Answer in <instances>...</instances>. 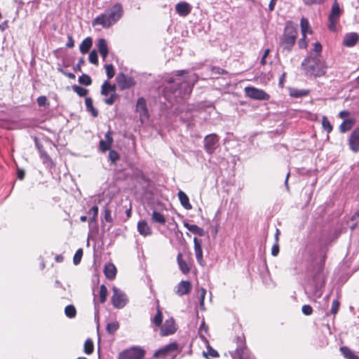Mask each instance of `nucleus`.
I'll use <instances>...</instances> for the list:
<instances>
[{"instance_id": "obj_41", "label": "nucleus", "mask_w": 359, "mask_h": 359, "mask_svg": "<svg viewBox=\"0 0 359 359\" xmlns=\"http://www.w3.org/2000/svg\"><path fill=\"white\" fill-rule=\"evenodd\" d=\"M104 220L109 223H112L113 222L111 210L107 205L104 207Z\"/></svg>"}, {"instance_id": "obj_39", "label": "nucleus", "mask_w": 359, "mask_h": 359, "mask_svg": "<svg viewBox=\"0 0 359 359\" xmlns=\"http://www.w3.org/2000/svg\"><path fill=\"white\" fill-rule=\"evenodd\" d=\"M73 90L80 97H84L88 93V90L79 86H73Z\"/></svg>"}, {"instance_id": "obj_27", "label": "nucleus", "mask_w": 359, "mask_h": 359, "mask_svg": "<svg viewBox=\"0 0 359 359\" xmlns=\"http://www.w3.org/2000/svg\"><path fill=\"white\" fill-rule=\"evenodd\" d=\"M93 44L90 37L86 38L80 44L79 49L81 53L85 54L88 52Z\"/></svg>"}, {"instance_id": "obj_16", "label": "nucleus", "mask_w": 359, "mask_h": 359, "mask_svg": "<svg viewBox=\"0 0 359 359\" xmlns=\"http://www.w3.org/2000/svg\"><path fill=\"white\" fill-rule=\"evenodd\" d=\"M176 12L182 17L188 15L191 11V6L185 1H182L176 4Z\"/></svg>"}, {"instance_id": "obj_26", "label": "nucleus", "mask_w": 359, "mask_h": 359, "mask_svg": "<svg viewBox=\"0 0 359 359\" xmlns=\"http://www.w3.org/2000/svg\"><path fill=\"white\" fill-rule=\"evenodd\" d=\"M184 226L191 232L195 233V234H197L200 236H203L205 235V231L204 230L198 226L197 225H195V224H190L189 223H184Z\"/></svg>"}, {"instance_id": "obj_36", "label": "nucleus", "mask_w": 359, "mask_h": 359, "mask_svg": "<svg viewBox=\"0 0 359 359\" xmlns=\"http://www.w3.org/2000/svg\"><path fill=\"white\" fill-rule=\"evenodd\" d=\"M65 313L68 318H72L76 316V311L73 305H68L65 307Z\"/></svg>"}, {"instance_id": "obj_43", "label": "nucleus", "mask_w": 359, "mask_h": 359, "mask_svg": "<svg viewBox=\"0 0 359 359\" xmlns=\"http://www.w3.org/2000/svg\"><path fill=\"white\" fill-rule=\"evenodd\" d=\"M104 68L108 79L113 78L115 74L114 66L111 64H107L104 65Z\"/></svg>"}, {"instance_id": "obj_61", "label": "nucleus", "mask_w": 359, "mask_h": 359, "mask_svg": "<svg viewBox=\"0 0 359 359\" xmlns=\"http://www.w3.org/2000/svg\"><path fill=\"white\" fill-rule=\"evenodd\" d=\"M61 72L69 79H75V75L73 73L65 72L63 70H61Z\"/></svg>"}, {"instance_id": "obj_57", "label": "nucleus", "mask_w": 359, "mask_h": 359, "mask_svg": "<svg viewBox=\"0 0 359 359\" xmlns=\"http://www.w3.org/2000/svg\"><path fill=\"white\" fill-rule=\"evenodd\" d=\"M313 51L319 55L322 51V46L319 42H316L314 44Z\"/></svg>"}, {"instance_id": "obj_22", "label": "nucleus", "mask_w": 359, "mask_h": 359, "mask_svg": "<svg viewBox=\"0 0 359 359\" xmlns=\"http://www.w3.org/2000/svg\"><path fill=\"white\" fill-rule=\"evenodd\" d=\"M104 273L108 279L113 280L116 277V269L113 264H107L104 266Z\"/></svg>"}, {"instance_id": "obj_59", "label": "nucleus", "mask_w": 359, "mask_h": 359, "mask_svg": "<svg viewBox=\"0 0 359 359\" xmlns=\"http://www.w3.org/2000/svg\"><path fill=\"white\" fill-rule=\"evenodd\" d=\"M74 46V41L72 36H68V41L66 43V46L67 48H73Z\"/></svg>"}, {"instance_id": "obj_62", "label": "nucleus", "mask_w": 359, "mask_h": 359, "mask_svg": "<svg viewBox=\"0 0 359 359\" xmlns=\"http://www.w3.org/2000/svg\"><path fill=\"white\" fill-rule=\"evenodd\" d=\"M350 114L349 111H341L339 116L340 118H344L345 117H346L347 116H348Z\"/></svg>"}, {"instance_id": "obj_29", "label": "nucleus", "mask_w": 359, "mask_h": 359, "mask_svg": "<svg viewBox=\"0 0 359 359\" xmlns=\"http://www.w3.org/2000/svg\"><path fill=\"white\" fill-rule=\"evenodd\" d=\"M340 351L346 359H359V356L346 346L341 347Z\"/></svg>"}, {"instance_id": "obj_21", "label": "nucleus", "mask_w": 359, "mask_h": 359, "mask_svg": "<svg viewBox=\"0 0 359 359\" xmlns=\"http://www.w3.org/2000/svg\"><path fill=\"white\" fill-rule=\"evenodd\" d=\"M137 230L139 233L144 236L151 234V229L147 222L144 220H142L138 222Z\"/></svg>"}, {"instance_id": "obj_48", "label": "nucleus", "mask_w": 359, "mask_h": 359, "mask_svg": "<svg viewBox=\"0 0 359 359\" xmlns=\"http://www.w3.org/2000/svg\"><path fill=\"white\" fill-rule=\"evenodd\" d=\"M117 98H118V95L116 93V91H114V93H112L110 95L109 97L106 98L104 100V102L108 105H111L115 102V101Z\"/></svg>"}, {"instance_id": "obj_49", "label": "nucleus", "mask_w": 359, "mask_h": 359, "mask_svg": "<svg viewBox=\"0 0 359 359\" xmlns=\"http://www.w3.org/2000/svg\"><path fill=\"white\" fill-rule=\"evenodd\" d=\"M326 0H302L306 6L319 5L323 4Z\"/></svg>"}, {"instance_id": "obj_3", "label": "nucleus", "mask_w": 359, "mask_h": 359, "mask_svg": "<svg viewBox=\"0 0 359 359\" xmlns=\"http://www.w3.org/2000/svg\"><path fill=\"white\" fill-rule=\"evenodd\" d=\"M297 34L296 28L292 25L287 24L280 40L281 46L284 49L290 50L295 43Z\"/></svg>"}, {"instance_id": "obj_56", "label": "nucleus", "mask_w": 359, "mask_h": 359, "mask_svg": "<svg viewBox=\"0 0 359 359\" xmlns=\"http://www.w3.org/2000/svg\"><path fill=\"white\" fill-rule=\"evenodd\" d=\"M269 53H270V49L269 48H267V49H266L264 50V54H263V55L262 57V59H261V64L262 65H265L266 64V59L267 56L269 55Z\"/></svg>"}, {"instance_id": "obj_40", "label": "nucleus", "mask_w": 359, "mask_h": 359, "mask_svg": "<svg viewBox=\"0 0 359 359\" xmlns=\"http://www.w3.org/2000/svg\"><path fill=\"white\" fill-rule=\"evenodd\" d=\"M322 126L328 133L332 130V126L326 116L322 118Z\"/></svg>"}, {"instance_id": "obj_1", "label": "nucleus", "mask_w": 359, "mask_h": 359, "mask_svg": "<svg viewBox=\"0 0 359 359\" xmlns=\"http://www.w3.org/2000/svg\"><path fill=\"white\" fill-rule=\"evenodd\" d=\"M123 13L122 6L116 3L107 9L104 13L96 17L93 21V25H100L104 28H109L122 17Z\"/></svg>"}, {"instance_id": "obj_9", "label": "nucleus", "mask_w": 359, "mask_h": 359, "mask_svg": "<svg viewBox=\"0 0 359 359\" xmlns=\"http://www.w3.org/2000/svg\"><path fill=\"white\" fill-rule=\"evenodd\" d=\"M240 344L236 348L233 358L234 359H252V355L250 351L246 347L243 340L239 338Z\"/></svg>"}, {"instance_id": "obj_5", "label": "nucleus", "mask_w": 359, "mask_h": 359, "mask_svg": "<svg viewBox=\"0 0 359 359\" xmlns=\"http://www.w3.org/2000/svg\"><path fill=\"white\" fill-rule=\"evenodd\" d=\"M111 304L116 309L123 308L128 303L126 294L116 287L112 288Z\"/></svg>"}, {"instance_id": "obj_17", "label": "nucleus", "mask_w": 359, "mask_h": 359, "mask_svg": "<svg viewBox=\"0 0 359 359\" xmlns=\"http://www.w3.org/2000/svg\"><path fill=\"white\" fill-rule=\"evenodd\" d=\"M191 290V284L188 280H182L180 282L177 286L176 293L179 296H182L184 294H188L190 292Z\"/></svg>"}, {"instance_id": "obj_37", "label": "nucleus", "mask_w": 359, "mask_h": 359, "mask_svg": "<svg viewBox=\"0 0 359 359\" xmlns=\"http://www.w3.org/2000/svg\"><path fill=\"white\" fill-rule=\"evenodd\" d=\"M119 327V324L117 321L109 323L107 325V331L109 334H114Z\"/></svg>"}, {"instance_id": "obj_18", "label": "nucleus", "mask_w": 359, "mask_h": 359, "mask_svg": "<svg viewBox=\"0 0 359 359\" xmlns=\"http://www.w3.org/2000/svg\"><path fill=\"white\" fill-rule=\"evenodd\" d=\"M194 252L196 255V259L198 262L201 265H203V250H202V243L201 241L198 239L197 238H194Z\"/></svg>"}, {"instance_id": "obj_44", "label": "nucleus", "mask_w": 359, "mask_h": 359, "mask_svg": "<svg viewBox=\"0 0 359 359\" xmlns=\"http://www.w3.org/2000/svg\"><path fill=\"white\" fill-rule=\"evenodd\" d=\"M187 74V72L185 70H180V71H177V76L179 77L178 79H173V78H169L168 80V82L169 83H175L177 80L179 81V82H181L182 81V77H184V75Z\"/></svg>"}, {"instance_id": "obj_32", "label": "nucleus", "mask_w": 359, "mask_h": 359, "mask_svg": "<svg viewBox=\"0 0 359 359\" xmlns=\"http://www.w3.org/2000/svg\"><path fill=\"white\" fill-rule=\"evenodd\" d=\"M85 104L86 109L91 113L93 116L96 117L98 115L97 111L94 108L93 104V100L90 97H86L85 100Z\"/></svg>"}, {"instance_id": "obj_6", "label": "nucleus", "mask_w": 359, "mask_h": 359, "mask_svg": "<svg viewBox=\"0 0 359 359\" xmlns=\"http://www.w3.org/2000/svg\"><path fill=\"white\" fill-rule=\"evenodd\" d=\"M341 13V9L339 7V4L337 3V0H334L332 8H331V13L329 15V25L328 27L329 29L332 31H336V25L339 20V16Z\"/></svg>"}, {"instance_id": "obj_52", "label": "nucleus", "mask_w": 359, "mask_h": 359, "mask_svg": "<svg viewBox=\"0 0 359 359\" xmlns=\"http://www.w3.org/2000/svg\"><path fill=\"white\" fill-rule=\"evenodd\" d=\"M206 294V290L204 288H201L200 294V306L202 310H204V299Z\"/></svg>"}, {"instance_id": "obj_11", "label": "nucleus", "mask_w": 359, "mask_h": 359, "mask_svg": "<svg viewBox=\"0 0 359 359\" xmlns=\"http://www.w3.org/2000/svg\"><path fill=\"white\" fill-rule=\"evenodd\" d=\"M136 111L139 113L140 120L142 123L146 121L149 118V113L147 107L146 100L143 97L137 100L136 104Z\"/></svg>"}, {"instance_id": "obj_64", "label": "nucleus", "mask_w": 359, "mask_h": 359, "mask_svg": "<svg viewBox=\"0 0 359 359\" xmlns=\"http://www.w3.org/2000/svg\"><path fill=\"white\" fill-rule=\"evenodd\" d=\"M25 177V172L23 170H18V177L20 179V180H22Z\"/></svg>"}, {"instance_id": "obj_24", "label": "nucleus", "mask_w": 359, "mask_h": 359, "mask_svg": "<svg viewBox=\"0 0 359 359\" xmlns=\"http://www.w3.org/2000/svg\"><path fill=\"white\" fill-rule=\"evenodd\" d=\"M116 91V86L110 84L108 81H104L102 85L101 93L104 96L111 95Z\"/></svg>"}, {"instance_id": "obj_58", "label": "nucleus", "mask_w": 359, "mask_h": 359, "mask_svg": "<svg viewBox=\"0 0 359 359\" xmlns=\"http://www.w3.org/2000/svg\"><path fill=\"white\" fill-rule=\"evenodd\" d=\"M84 62H85L84 59L80 58L77 65L74 67V70L81 72V67L84 64Z\"/></svg>"}, {"instance_id": "obj_46", "label": "nucleus", "mask_w": 359, "mask_h": 359, "mask_svg": "<svg viewBox=\"0 0 359 359\" xmlns=\"http://www.w3.org/2000/svg\"><path fill=\"white\" fill-rule=\"evenodd\" d=\"M89 62L92 64L97 65L98 63L97 53L96 50H92L89 54Z\"/></svg>"}, {"instance_id": "obj_47", "label": "nucleus", "mask_w": 359, "mask_h": 359, "mask_svg": "<svg viewBox=\"0 0 359 359\" xmlns=\"http://www.w3.org/2000/svg\"><path fill=\"white\" fill-rule=\"evenodd\" d=\"M89 214L92 213L93 217L90 218L91 222H95L97 221V215H98V207L93 206L88 212Z\"/></svg>"}, {"instance_id": "obj_19", "label": "nucleus", "mask_w": 359, "mask_h": 359, "mask_svg": "<svg viewBox=\"0 0 359 359\" xmlns=\"http://www.w3.org/2000/svg\"><path fill=\"white\" fill-rule=\"evenodd\" d=\"M104 137V140H100V149L102 152L109 150L114 142L110 130L105 134Z\"/></svg>"}, {"instance_id": "obj_28", "label": "nucleus", "mask_w": 359, "mask_h": 359, "mask_svg": "<svg viewBox=\"0 0 359 359\" xmlns=\"http://www.w3.org/2000/svg\"><path fill=\"white\" fill-rule=\"evenodd\" d=\"M355 123L354 119H345L339 126V130L341 133H346L351 130Z\"/></svg>"}, {"instance_id": "obj_14", "label": "nucleus", "mask_w": 359, "mask_h": 359, "mask_svg": "<svg viewBox=\"0 0 359 359\" xmlns=\"http://www.w3.org/2000/svg\"><path fill=\"white\" fill-rule=\"evenodd\" d=\"M176 331V327L173 318L167 319L161 329V334L167 336L173 334Z\"/></svg>"}, {"instance_id": "obj_30", "label": "nucleus", "mask_w": 359, "mask_h": 359, "mask_svg": "<svg viewBox=\"0 0 359 359\" xmlns=\"http://www.w3.org/2000/svg\"><path fill=\"white\" fill-rule=\"evenodd\" d=\"M302 34L304 37H306L307 33H311L312 31L309 27V21L307 19L302 18L300 22Z\"/></svg>"}, {"instance_id": "obj_45", "label": "nucleus", "mask_w": 359, "mask_h": 359, "mask_svg": "<svg viewBox=\"0 0 359 359\" xmlns=\"http://www.w3.org/2000/svg\"><path fill=\"white\" fill-rule=\"evenodd\" d=\"M82 256H83V250H82V249H79L74 254V256L73 258V262L75 265H77L80 263Z\"/></svg>"}, {"instance_id": "obj_34", "label": "nucleus", "mask_w": 359, "mask_h": 359, "mask_svg": "<svg viewBox=\"0 0 359 359\" xmlns=\"http://www.w3.org/2000/svg\"><path fill=\"white\" fill-rule=\"evenodd\" d=\"M108 296V290L104 285H101L100 287V302L103 304L106 302Z\"/></svg>"}, {"instance_id": "obj_38", "label": "nucleus", "mask_w": 359, "mask_h": 359, "mask_svg": "<svg viewBox=\"0 0 359 359\" xmlns=\"http://www.w3.org/2000/svg\"><path fill=\"white\" fill-rule=\"evenodd\" d=\"M93 348L94 346L93 341L90 339L86 340L84 343V352L86 354H90L93 351Z\"/></svg>"}, {"instance_id": "obj_50", "label": "nucleus", "mask_w": 359, "mask_h": 359, "mask_svg": "<svg viewBox=\"0 0 359 359\" xmlns=\"http://www.w3.org/2000/svg\"><path fill=\"white\" fill-rule=\"evenodd\" d=\"M109 158L111 162L115 163L119 158V154L115 150H110Z\"/></svg>"}, {"instance_id": "obj_54", "label": "nucleus", "mask_w": 359, "mask_h": 359, "mask_svg": "<svg viewBox=\"0 0 359 359\" xmlns=\"http://www.w3.org/2000/svg\"><path fill=\"white\" fill-rule=\"evenodd\" d=\"M302 311L304 315L309 316L313 312V309L309 305H304L302 306Z\"/></svg>"}, {"instance_id": "obj_12", "label": "nucleus", "mask_w": 359, "mask_h": 359, "mask_svg": "<svg viewBox=\"0 0 359 359\" xmlns=\"http://www.w3.org/2000/svg\"><path fill=\"white\" fill-rule=\"evenodd\" d=\"M178 348V344L176 342L170 343L162 348H160L154 354V358H165L167 355H170L171 353L177 351Z\"/></svg>"}, {"instance_id": "obj_42", "label": "nucleus", "mask_w": 359, "mask_h": 359, "mask_svg": "<svg viewBox=\"0 0 359 359\" xmlns=\"http://www.w3.org/2000/svg\"><path fill=\"white\" fill-rule=\"evenodd\" d=\"M79 82L85 86H89L91 84L92 80L88 75L83 74L79 76Z\"/></svg>"}, {"instance_id": "obj_51", "label": "nucleus", "mask_w": 359, "mask_h": 359, "mask_svg": "<svg viewBox=\"0 0 359 359\" xmlns=\"http://www.w3.org/2000/svg\"><path fill=\"white\" fill-rule=\"evenodd\" d=\"M37 103L40 107H44L48 104V100L46 96H39L37 98Z\"/></svg>"}, {"instance_id": "obj_4", "label": "nucleus", "mask_w": 359, "mask_h": 359, "mask_svg": "<svg viewBox=\"0 0 359 359\" xmlns=\"http://www.w3.org/2000/svg\"><path fill=\"white\" fill-rule=\"evenodd\" d=\"M145 355V351L140 346H133L121 351L117 359H142Z\"/></svg>"}, {"instance_id": "obj_7", "label": "nucleus", "mask_w": 359, "mask_h": 359, "mask_svg": "<svg viewBox=\"0 0 359 359\" xmlns=\"http://www.w3.org/2000/svg\"><path fill=\"white\" fill-rule=\"evenodd\" d=\"M245 92L248 97L255 100H268L270 97L265 91L255 87H246Z\"/></svg>"}, {"instance_id": "obj_13", "label": "nucleus", "mask_w": 359, "mask_h": 359, "mask_svg": "<svg viewBox=\"0 0 359 359\" xmlns=\"http://www.w3.org/2000/svg\"><path fill=\"white\" fill-rule=\"evenodd\" d=\"M348 145L353 152L357 153L359 151V127L355 128L351 133Z\"/></svg>"}, {"instance_id": "obj_55", "label": "nucleus", "mask_w": 359, "mask_h": 359, "mask_svg": "<svg viewBox=\"0 0 359 359\" xmlns=\"http://www.w3.org/2000/svg\"><path fill=\"white\" fill-rule=\"evenodd\" d=\"M278 253H279V245H278V243L276 242L272 247L271 255L273 257H276L278 255Z\"/></svg>"}, {"instance_id": "obj_2", "label": "nucleus", "mask_w": 359, "mask_h": 359, "mask_svg": "<svg viewBox=\"0 0 359 359\" xmlns=\"http://www.w3.org/2000/svg\"><path fill=\"white\" fill-rule=\"evenodd\" d=\"M302 65L310 75L321 76L325 74L327 67L318 55L309 56L303 61Z\"/></svg>"}, {"instance_id": "obj_33", "label": "nucleus", "mask_w": 359, "mask_h": 359, "mask_svg": "<svg viewBox=\"0 0 359 359\" xmlns=\"http://www.w3.org/2000/svg\"><path fill=\"white\" fill-rule=\"evenodd\" d=\"M163 320V313L159 308L157 306V313L155 316L152 318V322L157 326L160 327L162 324Z\"/></svg>"}, {"instance_id": "obj_63", "label": "nucleus", "mask_w": 359, "mask_h": 359, "mask_svg": "<svg viewBox=\"0 0 359 359\" xmlns=\"http://www.w3.org/2000/svg\"><path fill=\"white\" fill-rule=\"evenodd\" d=\"M276 1L277 0H271L269 5V8L271 11H273Z\"/></svg>"}, {"instance_id": "obj_10", "label": "nucleus", "mask_w": 359, "mask_h": 359, "mask_svg": "<svg viewBox=\"0 0 359 359\" xmlns=\"http://www.w3.org/2000/svg\"><path fill=\"white\" fill-rule=\"evenodd\" d=\"M116 79L119 88L121 90L130 88L135 84V82L132 77L128 76L123 73L118 74Z\"/></svg>"}, {"instance_id": "obj_53", "label": "nucleus", "mask_w": 359, "mask_h": 359, "mask_svg": "<svg viewBox=\"0 0 359 359\" xmlns=\"http://www.w3.org/2000/svg\"><path fill=\"white\" fill-rule=\"evenodd\" d=\"M339 308V302L337 300H334L332 302V308H331V312L333 314H336Z\"/></svg>"}, {"instance_id": "obj_60", "label": "nucleus", "mask_w": 359, "mask_h": 359, "mask_svg": "<svg viewBox=\"0 0 359 359\" xmlns=\"http://www.w3.org/2000/svg\"><path fill=\"white\" fill-rule=\"evenodd\" d=\"M305 39L306 37H304L302 36V38L300 39V41H299V46L301 48H306V43L305 41Z\"/></svg>"}, {"instance_id": "obj_25", "label": "nucleus", "mask_w": 359, "mask_h": 359, "mask_svg": "<svg viewBox=\"0 0 359 359\" xmlns=\"http://www.w3.org/2000/svg\"><path fill=\"white\" fill-rule=\"evenodd\" d=\"M177 261L181 271L184 274L188 273L190 271V269L187 263L182 259V253H179L177 255Z\"/></svg>"}, {"instance_id": "obj_35", "label": "nucleus", "mask_w": 359, "mask_h": 359, "mask_svg": "<svg viewBox=\"0 0 359 359\" xmlns=\"http://www.w3.org/2000/svg\"><path fill=\"white\" fill-rule=\"evenodd\" d=\"M201 338L208 344V346H207V349H208V353H205V352L203 353V355L207 357L208 355L212 356V357H215V358H217V357H219V353L218 352L213 349L208 344V340L204 337H202L201 336Z\"/></svg>"}, {"instance_id": "obj_23", "label": "nucleus", "mask_w": 359, "mask_h": 359, "mask_svg": "<svg viewBox=\"0 0 359 359\" xmlns=\"http://www.w3.org/2000/svg\"><path fill=\"white\" fill-rule=\"evenodd\" d=\"M179 200L180 201L181 205L187 210H191L192 208V205L189 203V199L187 195L182 191H180L177 194Z\"/></svg>"}, {"instance_id": "obj_15", "label": "nucleus", "mask_w": 359, "mask_h": 359, "mask_svg": "<svg viewBox=\"0 0 359 359\" xmlns=\"http://www.w3.org/2000/svg\"><path fill=\"white\" fill-rule=\"evenodd\" d=\"M359 40V35L355 32L348 33L344 36L343 44L346 47L354 46Z\"/></svg>"}, {"instance_id": "obj_31", "label": "nucleus", "mask_w": 359, "mask_h": 359, "mask_svg": "<svg viewBox=\"0 0 359 359\" xmlns=\"http://www.w3.org/2000/svg\"><path fill=\"white\" fill-rule=\"evenodd\" d=\"M151 221L153 222L158 223L161 224H165V223L166 222L163 215H162L161 213H160L156 210L153 211V212H152Z\"/></svg>"}, {"instance_id": "obj_20", "label": "nucleus", "mask_w": 359, "mask_h": 359, "mask_svg": "<svg viewBox=\"0 0 359 359\" xmlns=\"http://www.w3.org/2000/svg\"><path fill=\"white\" fill-rule=\"evenodd\" d=\"M97 46L103 60H105L108 55V46L106 40L104 39H100L97 41Z\"/></svg>"}, {"instance_id": "obj_8", "label": "nucleus", "mask_w": 359, "mask_h": 359, "mask_svg": "<svg viewBox=\"0 0 359 359\" xmlns=\"http://www.w3.org/2000/svg\"><path fill=\"white\" fill-rule=\"evenodd\" d=\"M219 137L215 134H210L204 139V148L207 153L212 154L218 146Z\"/></svg>"}]
</instances>
